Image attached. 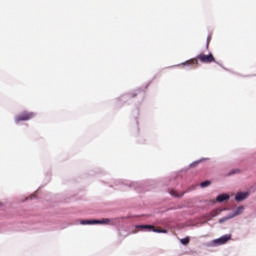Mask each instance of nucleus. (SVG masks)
<instances>
[{
    "label": "nucleus",
    "mask_w": 256,
    "mask_h": 256,
    "mask_svg": "<svg viewBox=\"0 0 256 256\" xmlns=\"http://www.w3.org/2000/svg\"><path fill=\"white\" fill-rule=\"evenodd\" d=\"M229 219H233V216H228V217L221 218L218 221V223H225V221H229Z\"/></svg>",
    "instance_id": "11"
},
{
    "label": "nucleus",
    "mask_w": 256,
    "mask_h": 256,
    "mask_svg": "<svg viewBox=\"0 0 256 256\" xmlns=\"http://www.w3.org/2000/svg\"><path fill=\"white\" fill-rule=\"evenodd\" d=\"M249 197V193L247 192H238L235 196V201L241 202L245 201V199Z\"/></svg>",
    "instance_id": "6"
},
{
    "label": "nucleus",
    "mask_w": 256,
    "mask_h": 256,
    "mask_svg": "<svg viewBox=\"0 0 256 256\" xmlns=\"http://www.w3.org/2000/svg\"><path fill=\"white\" fill-rule=\"evenodd\" d=\"M111 223V219L104 218L102 220H82L81 225H107Z\"/></svg>",
    "instance_id": "2"
},
{
    "label": "nucleus",
    "mask_w": 256,
    "mask_h": 256,
    "mask_svg": "<svg viewBox=\"0 0 256 256\" xmlns=\"http://www.w3.org/2000/svg\"><path fill=\"white\" fill-rule=\"evenodd\" d=\"M35 117V113L33 112H22L21 114L15 117L16 123H21V121H29Z\"/></svg>",
    "instance_id": "3"
},
{
    "label": "nucleus",
    "mask_w": 256,
    "mask_h": 256,
    "mask_svg": "<svg viewBox=\"0 0 256 256\" xmlns=\"http://www.w3.org/2000/svg\"><path fill=\"white\" fill-rule=\"evenodd\" d=\"M244 209H245V207H243V206L238 207L232 217H237V215H241V213H243Z\"/></svg>",
    "instance_id": "8"
},
{
    "label": "nucleus",
    "mask_w": 256,
    "mask_h": 256,
    "mask_svg": "<svg viewBox=\"0 0 256 256\" xmlns=\"http://www.w3.org/2000/svg\"><path fill=\"white\" fill-rule=\"evenodd\" d=\"M180 242L182 243V245H189V237L181 239Z\"/></svg>",
    "instance_id": "12"
},
{
    "label": "nucleus",
    "mask_w": 256,
    "mask_h": 256,
    "mask_svg": "<svg viewBox=\"0 0 256 256\" xmlns=\"http://www.w3.org/2000/svg\"><path fill=\"white\" fill-rule=\"evenodd\" d=\"M229 200V194H220L219 196H217L216 201L218 203H223V201H227Z\"/></svg>",
    "instance_id": "7"
},
{
    "label": "nucleus",
    "mask_w": 256,
    "mask_h": 256,
    "mask_svg": "<svg viewBox=\"0 0 256 256\" xmlns=\"http://www.w3.org/2000/svg\"><path fill=\"white\" fill-rule=\"evenodd\" d=\"M209 185H211V181L209 180H206L200 184L202 188L209 187Z\"/></svg>",
    "instance_id": "10"
},
{
    "label": "nucleus",
    "mask_w": 256,
    "mask_h": 256,
    "mask_svg": "<svg viewBox=\"0 0 256 256\" xmlns=\"http://www.w3.org/2000/svg\"><path fill=\"white\" fill-rule=\"evenodd\" d=\"M199 61H201V63H215V56H213L211 53L209 55L201 53L196 58L188 61L187 63L189 65H198Z\"/></svg>",
    "instance_id": "1"
},
{
    "label": "nucleus",
    "mask_w": 256,
    "mask_h": 256,
    "mask_svg": "<svg viewBox=\"0 0 256 256\" xmlns=\"http://www.w3.org/2000/svg\"><path fill=\"white\" fill-rule=\"evenodd\" d=\"M136 229H149V231L154 233H167V230L155 228L153 225H137Z\"/></svg>",
    "instance_id": "4"
},
{
    "label": "nucleus",
    "mask_w": 256,
    "mask_h": 256,
    "mask_svg": "<svg viewBox=\"0 0 256 256\" xmlns=\"http://www.w3.org/2000/svg\"><path fill=\"white\" fill-rule=\"evenodd\" d=\"M170 195H172V197H183V194H179L175 190H171Z\"/></svg>",
    "instance_id": "9"
},
{
    "label": "nucleus",
    "mask_w": 256,
    "mask_h": 256,
    "mask_svg": "<svg viewBox=\"0 0 256 256\" xmlns=\"http://www.w3.org/2000/svg\"><path fill=\"white\" fill-rule=\"evenodd\" d=\"M239 170H233L232 172L229 173V175H235V173H238Z\"/></svg>",
    "instance_id": "13"
},
{
    "label": "nucleus",
    "mask_w": 256,
    "mask_h": 256,
    "mask_svg": "<svg viewBox=\"0 0 256 256\" xmlns=\"http://www.w3.org/2000/svg\"><path fill=\"white\" fill-rule=\"evenodd\" d=\"M227 241H231V234H226L218 239H215L214 243H216V245H225Z\"/></svg>",
    "instance_id": "5"
}]
</instances>
